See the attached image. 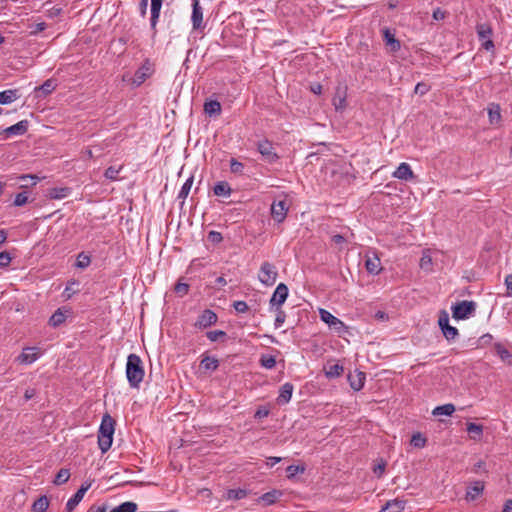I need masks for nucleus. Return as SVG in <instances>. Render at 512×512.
<instances>
[{
  "instance_id": "nucleus-1",
  "label": "nucleus",
  "mask_w": 512,
  "mask_h": 512,
  "mask_svg": "<svg viewBox=\"0 0 512 512\" xmlns=\"http://www.w3.org/2000/svg\"><path fill=\"white\" fill-rule=\"evenodd\" d=\"M145 372L141 358L136 354L127 357L126 377L132 388H138L143 381Z\"/></svg>"
},
{
  "instance_id": "nucleus-2",
  "label": "nucleus",
  "mask_w": 512,
  "mask_h": 512,
  "mask_svg": "<svg viewBox=\"0 0 512 512\" xmlns=\"http://www.w3.org/2000/svg\"><path fill=\"white\" fill-rule=\"evenodd\" d=\"M114 426V419L109 414H105L102 418L98 433V445L103 453L107 452L111 448L115 430Z\"/></svg>"
},
{
  "instance_id": "nucleus-3",
  "label": "nucleus",
  "mask_w": 512,
  "mask_h": 512,
  "mask_svg": "<svg viewBox=\"0 0 512 512\" xmlns=\"http://www.w3.org/2000/svg\"><path fill=\"white\" fill-rule=\"evenodd\" d=\"M476 311V303L473 301H461L452 307V316L457 320H464L472 316Z\"/></svg>"
},
{
  "instance_id": "nucleus-4",
  "label": "nucleus",
  "mask_w": 512,
  "mask_h": 512,
  "mask_svg": "<svg viewBox=\"0 0 512 512\" xmlns=\"http://www.w3.org/2000/svg\"><path fill=\"white\" fill-rule=\"evenodd\" d=\"M476 30L478 38L481 41V46L487 51H492L494 49V42L491 39V26L486 23L478 24Z\"/></svg>"
},
{
  "instance_id": "nucleus-5",
  "label": "nucleus",
  "mask_w": 512,
  "mask_h": 512,
  "mask_svg": "<svg viewBox=\"0 0 512 512\" xmlns=\"http://www.w3.org/2000/svg\"><path fill=\"white\" fill-rule=\"evenodd\" d=\"M277 271L269 262H264L261 265L260 272H259V280L261 283L265 284L266 286H272L277 279Z\"/></svg>"
},
{
  "instance_id": "nucleus-6",
  "label": "nucleus",
  "mask_w": 512,
  "mask_h": 512,
  "mask_svg": "<svg viewBox=\"0 0 512 512\" xmlns=\"http://www.w3.org/2000/svg\"><path fill=\"white\" fill-rule=\"evenodd\" d=\"M257 150L268 163H274L279 159V156L274 151L272 142L267 139L257 143Z\"/></svg>"
},
{
  "instance_id": "nucleus-7",
  "label": "nucleus",
  "mask_w": 512,
  "mask_h": 512,
  "mask_svg": "<svg viewBox=\"0 0 512 512\" xmlns=\"http://www.w3.org/2000/svg\"><path fill=\"white\" fill-rule=\"evenodd\" d=\"M320 318L323 322L328 324L330 328H333L334 330H336L339 333L341 331L346 330L345 324L340 319H338L337 317H335L334 315H332L329 311H327L325 309H320Z\"/></svg>"
},
{
  "instance_id": "nucleus-8",
  "label": "nucleus",
  "mask_w": 512,
  "mask_h": 512,
  "mask_svg": "<svg viewBox=\"0 0 512 512\" xmlns=\"http://www.w3.org/2000/svg\"><path fill=\"white\" fill-rule=\"evenodd\" d=\"M217 320L218 317L216 313L210 309H206L202 312L201 315H199L194 326L199 329H205L207 327H210L211 325H214L217 322Z\"/></svg>"
},
{
  "instance_id": "nucleus-9",
  "label": "nucleus",
  "mask_w": 512,
  "mask_h": 512,
  "mask_svg": "<svg viewBox=\"0 0 512 512\" xmlns=\"http://www.w3.org/2000/svg\"><path fill=\"white\" fill-rule=\"evenodd\" d=\"M191 21L194 30H203L205 28L203 24V8L200 6L199 0H193Z\"/></svg>"
},
{
  "instance_id": "nucleus-10",
  "label": "nucleus",
  "mask_w": 512,
  "mask_h": 512,
  "mask_svg": "<svg viewBox=\"0 0 512 512\" xmlns=\"http://www.w3.org/2000/svg\"><path fill=\"white\" fill-rule=\"evenodd\" d=\"M152 66L149 60H146L143 65L135 72L132 83L136 86H140L152 75Z\"/></svg>"
},
{
  "instance_id": "nucleus-11",
  "label": "nucleus",
  "mask_w": 512,
  "mask_h": 512,
  "mask_svg": "<svg viewBox=\"0 0 512 512\" xmlns=\"http://www.w3.org/2000/svg\"><path fill=\"white\" fill-rule=\"evenodd\" d=\"M288 211L286 200L274 201L271 205V215L275 221L281 223L285 220Z\"/></svg>"
},
{
  "instance_id": "nucleus-12",
  "label": "nucleus",
  "mask_w": 512,
  "mask_h": 512,
  "mask_svg": "<svg viewBox=\"0 0 512 512\" xmlns=\"http://www.w3.org/2000/svg\"><path fill=\"white\" fill-rule=\"evenodd\" d=\"M288 297V287L284 283L278 284L271 299L270 305L272 307H281Z\"/></svg>"
},
{
  "instance_id": "nucleus-13",
  "label": "nucleus",
  "mask_w": 512,
  "mask_h": 512,
  "mask_svg": "<svg viewBox=\"0 0 512 512\" xmlns=\"http://www.w3.org/2000/svg\"><path fill=\"white\" fill-rule=\"evenodd\" d=\"M91 484H83L78 491L67 501L66 512H73L76 506L81 502L85 493L90 488Z\"/></svg>"
},
{
  "instance_id": "nucleus-14",
  "label": "nucleus",
  "mask_w": 512,
  "mask_h": 512,
  "mask_svg": "<svg viewBox=\"0 0 512 512\" xmlns=\"http://www.w3.org/2000/svg\"><path fill=\"white\" fill-rule=\"evenodd\" d=\"M365 267H366V270L370 274L377 275L381 272V270H382L381 261L376 253L366 256Z\"/></svg>"
},
{
  "instance_id": "nucleus-15",
  "label": "nucleus",
  "mask_w": 512,
  "mask_h": 512,
  "mask_svg": "<svg viewBox=\"0 0 512 512\" xmlns=\"http://www.w3.org/2000/svg\"><path fill=\"white\" fill-rule=\"evenodd\" d=\"M29 128V121L28 120H21L18 123L7 127L3 130V132L6 134L7 137L13 136V135H24Z\"/></svg>"
},
{
  "instance_id": "nucleus-16",
  "label": "nucleus",
  "mask_w": 512,
  "mask_h": 512,
  "mask_svg": "<svg viewBox=\"0 0 512 512\" xmlns=\"http://www.w3.org/2000/svg\"><path fill=\"white\" fill-rule=\"evenodd\" d=\"M366 379V375L364 372L355 371L354 373L348 374V381L350 384V387L354 391H360L363 386Z\"/></svg>"
},
{
  "instance_id": "nucleus-17",
  "label": "nucleus",
  "mask_w": 512,
  "mask_h": 512,
  "mask_svg": "<svg viewBox=\"0 0 512 512\" xmlns=\"http://www.w3.org/2000/svg\"><path fill=\"white\" fill-rule=\"evenodd\" d=\"M393 177L400 180H412L414 178V173L411 167L407 163H401L398 168L394 171Z\"/></svg>"
},
{
  "instance_id": "nucleus-18",
  "label": "nucleus",
  "mask_w": 512,
  "mask_h": 512,
  "mask_svg": "<svg viewBox=\"0 0 512 512\" xmlns=\"http://www.w3.org/2000/svg\"><path fill=\"white\" fill-rule=\"evenodd\" d=\"M68 312L69 310L64 307L58 308L50 317L49 325L52 327H58L63 324L66 320Z\"/></svg>"
},
{
  "instance_id": "nucleus-19",
  "label": "nucleus",
  "mask_w": 512,
  "mask_h": 512,
  "mask_svg": "<svg viewBox=\"0 0 512 512\" xmlns=\"http://www.w3.org/2000/svg\"><path fill=\"white\" fill-rule=\"evenodd\" d=\"M71 194L69 187H54L47 191V197L54 200H60L68 197Z\"/></svg>"
},
{
  "instance_id": "nucleus-20",
  "label": "nucleus",
  "mask_w": 512,
  "mask_h": 512,
  "mask_svg": "<svg viewBox=\"0 0 512 512\" xmlns=\"http://www.w3.org/2000/svg\"><path fill=\"white\" fill-rule=\"evenodd\" d=\"M283 492L281 490L273 489L267 493H264L261 497H259L258 502L264 503V505H272L277 502V500L282 497Z\"/></svg>"
},
{
  "instance_id": "nucleus-21",
  "label": "nucleus",
  "mask_w": 512,
  "mask_h": 512,
  "mask_svg": "<svg viewBox=\"0 0 512 512\" xmlns=\"http://www.w3.org/2000/svg\"><path fill=\"white\" fill-rule=\"evenodd\" d=\"M36 348L28 347L17 357V361L21 364H31L38 358V353L34 352Z\"/></svg>"
},
{
  "instance_id": "nucleus-22",
  "label": "nucleus",
  "mask_w": 512,
  "mask_h": 512,
  "mask_svg": "<svg viewBox=\"0 0 512 512\" xmlns=\"http://www.w3.org/2000/svg\"><path fill=\"white\" fill-rule=\"evenodd\" d=\"M405 508V501L394 499L388 501L379 512H402Z\"/></svg>"
},
{
  "instance_id": "nucleus-23",
  "label": "nucleus",
  "mask_w": 512,
  "mask_h": 512,
  "mask_svg": "<svg viewBox=\"0 0 512 512\" xmlns=\"http://www.w3.org/2000/svg\"><path fill=\"white\" fill-rule=\"evenodd\" d=\"M293 389L294 387L291 383H285L284 385H282V387L280 388L279 396L277 398L278 403H288L292 397Z\"/></svg>"
},
{
  "instance_id": "nucleus-24",
  "label": "nucleus",
  "mask_w": 512,
  "mask_h": 512,
  "mask_svg": "<svg viewBox=\"0 0 512 512\" xmlns=\"http://www.w3.org/2000/svg\"><path fill=\"white\" fill-rule=\"evenodd\" d=\"M161 7H162V3L151 2L150 24H151V29L153 31V35H156V33H157L156 26H157L158 19L160 16Z\"/></svg>"
},
{
  "instance_id": "nucleus-25",
  "label": "nucleus",
  "mask_w": 512,
  "mask_h": 512,
  "mask_svg": "<svg viewBox=\"0 0 512 512\" xmlns=\"http://www.w3.org/2000/svg\"><path fill=\"white\" fill-rule=\"evenodd\" d=\"M219 367V361L215 357L203 355L200 362V369L204 371H215Z\"/></svg>"
},
{
  "instance_id": "nucleus-26",
  "label": "nucleus",
  "mask_w": 512,
  "mask_h": 512,
  "mask_svg": "<svg viewBox=\"0 0 512 512\" xmlns=\"http://www.w3.org/2000/svg\"><path fill=\"white\" fill-rule=\"evenodd\" d=\"M489 122L492 125L498 124L501 120V108L499 104L491 103L488 107Z\"/></svg>"
},
{
  "instance_id": "nucleus-27",
  "label": "nucleus",
  "mask_w": 512,
  "mask_h": 512,
  "mask_svg": "<svg viewBox=\"0 0 512 512\" xmlns=\"http://www.w3.org/2000/svg\"><path fill=\"white\" fill-rule=\"evenodd\" d=\"M484 490V484L481 481H475L467 489L466 498L469 500L476 499Z\"/></svg>"
},
{
  "instance_id": "nucleus-28",
  "label": "nucleus",
  "mask_w": 512,
  "mask_h": 512,
  "mask_svg": "<svg viewBox=\"0 0 512 512\" xmlns=\"http://www.w3.org/2000/svg\"><path fill=\"white\" fill-rule=\"evenodd\" d=\"M324 371H325V375L328 378H336V377H339L343 373L344 368L342 365H340L338 363H328L324 367Z\"/></svg>"
},
{
  "instance_id": "nucleus-29",
  "label": "nucleus",
  "mask_w": 512,
  "mask_h": 512,
  "mask_svg": "<svg viewBox=\"0 0 512 512\" xmlns=\"http://www.w3.org/2000/svg\"><path fill=\"white\" fill-rule=\"evenodd\" d=\"M18 97H19L18 90H16V89H8L5 91H2V92H0V104L1 105L10 104V103L14 102Z\"/></svg>"
},
{
  "instance_id": "nucleus-30",
  "label": "nucleus",
  "mask_w": 512,
  "mask_h": 512,
  "mask_svg": "<svg viewBox=\"0 0 512 512\" xmlns=\"http://www.w3.org/2000/svg\"><path fill=\"white\" fill-rule=\"evenodd\" d=\"M204 112L209 116L219 115L221 113V104L217 100H210L204 103Z\"/></svg>"
},
{
  "instance_id": "nucleus-31",
  "label": "nucleus",
  "mask_w": 512,
  "mask_h": 512,
  "mask_svg": "<svg viewBox=\"0 0 512 512\" xmlns=\"http://www.w3.org/2000/svg\"><path fill=\"white\" fill-rule=\"evenodd\" d=\"M384 40L393 52L398 51L401 47L400 41L395 38L394 34L391 33L389 29L384 30Z\"/></svg>"
},
{
  "instance_id": "nucleus-32",
  "label": "nucleus",
  "mask_w": 512,
  "mask_h": 512,
  "mask_svg": "<svg viewBox=\"0 0 512 512\" xmlns=\"http://www.w3.org/2000/svg\"><path fill=\"white\" fill-rule=\"evenodd\" d=\"M213 192L216 196H230L232 190L229 186V184L225 181H220L216 183V185L213 188Z\"/></svg>"
},
{
  "instance_id": "nucleus-33",
  "label": "nucleus",
  "mask_w": 512,
  "mask_h": 512,
  "mask_svg": "<svg viewBox=\"0 0 512 512\" xmlns=\"http://www.w3.org/2000/svg\"><path fill=\"white\" fill-rule=\"evenodd\" d=\"M49 507L47 496H41L32 505V512H45Z\"/></svg>"
},
{
  "instance_id": "nucleus-34",
  "label": "nucleus",
  "mask_w": 512,
  "mask_h": 512,
  "mask_svg": "<svg viewBox=\"0 0 512 512\" xmlns=\"http://www.w3.org/2000/svg\"><path fill=\"white\" fill-rule=\"evenodd\" d=\"M466 429L473 439H479L482 436L483 426L480 424L469 422Z\"/></svg>"
},
{
  "instance_id": "nucleus-35",
  "label": "nucleus",
  "mask_w": 512,
  "mask_h": 512,
  "mask_svg": "<svg viewBox=\"0 0 512 512\" xmlns=\"http://www.w3.org/2000/svg\"><path fill=\"white\" fill-rule=\"evenodd\" d=\"M248 495L245 489H229L226 494L228 500H240Z\"/></svg>"
},
{
  "instance_id": "nucleus-36",
  "label": "nucleus",
  "mask_w": 512,
  "mask_h": 512,
  "mask_svg": "<svg viewBox=\"0 0 512 512\" xmlns=\"http://www.w3.org/2000/svg\"><path fill=\"white\" fill-rule=\"evenodd\" d=\"M70 478V471L66 468H61L55 476L53 483L55 485H61L66 483Z\"/></svg>"
},
{
  "instance_id": "nucleus-37",
  "label": "nucleus",
  "mask_w": 512,
  "mask_h": 512,
  "mask_svg": "<svg viewBox=\"0 0 512 512\" xmlns=\"http://www.w3.org/2000/svg\"><path fill=\"white\" fill-rule=\"evenodd\" d=\"M137 504L134 502H124L119 506L113 508L110 512H136Z\"/></svg>"
},
{
  "instance_id": "nucleus-38",
  "label": "nucleus",
  "mask_w": 512,
  "mask_h": 512,
  "mask_svg": "<svg viewBox=\"0 0 512 512\" xmlns=\"http://www.w3.org/2000/svg\"><path fill=\"white\" fill-rule=\"evenodd\" d=\"M420 268L426 272H430L433 267L432 258L428 252H424L420 259Z\"/></svg>"
},
{
  "instance_id": "nucleus-39",
  "label": "nucleus",
  "mask_w": 512,
  "mask_h": 512,
  "mask_svg": "<svg viewBox=\"0 0 512 512\" xmlns=\"http://www.w3.org/2000/svg\"><path fill=\"white\" fill-rule=\"evenodd\" d=\"M455 411L453 404H445L438 406L433 410V415H447L450 416Z\"/></svg>"
},
{
  "instance_id": "nucleus-40",
  "label": "nucleus",
  "mask_w": 512,
  "mask_h": 512,
  "mask_svg": "<svg viewBox=\"0 0 512 512\" xmlns=\"http://www.w3.org/2000/svg\"><path fill=\"white\" fill-rule=\"evenodd\" d=\"M410 443L415 448H423L427 443V439L420 432H417L412 435Z\"/></svg>"
},
{
  "instance_id": "nucleus-41",
  "label": "nucleus",
  "mask_w": 512,
  "mask_h": 512,
  "mask_svg": "<svg viewBox=\"0 0 512 512\" xmlns=\"http://www.w3.org/2000/svg\"><path fill=\"white\" fill-rule=\"evenodd\" d=\"M121 170H122V166H119V167L110 166L105 170L104 176L107 179L112 180V181L118 180L119 179L118 175Z\"/></svg>"
},
{
  "instance_id": "nucleus-42",
  "label": "nucleus",
  "mask_w": 512,
  "mask_h": 512,
  "mask_svg": "<svg viewBox=\"0 0 512 512\" xmlns=\"http://www.w3.org/2000/svg\"><path fill=\"white\" fill-rule=\"evenodd\" d=\"M260 364L264 368L272 369L276 365V359L272 355H262L260 358Z\"/></svg>"
},
{
  "instance_id": "nucleus-43",
  "label": "nucleus",
  "mask_w": 512,
  "mask_h": 512,
  "mask_svg": "<svg viewBox=\"0 0 512 512\" xmlns=\"http://www.w3.org/2000/svg\"><path fill=\"white\" fill-rule=\"evenodd\" d=\"M192 184H193V177L191 176L185 181V183L181 187V190L178 194V198L185 199L191 190Z\"/></svg>"
},
{
  "instance_id": "nucleus-44",
  "label": "nucleus",
  "mask_w": 512,
  "mask_h": 512,
  "mask_svg": "<svg viewBox=\"0 0 512 512\" xmlns=\"http://www.w3.org/2000/svg\"><path fill=\"white\" fill-rule=\"evenodd\" d=\"M306 467L304 465H290L287 467V477L292 479L298 473H304Z\"/></svg>"
},
{
  "instance_id": "nucleus-45",
  "label": "nucleus",
  "mask_w": 512,
  "mask_h": 512,
  "mask_svg": "<svg viewBox=\"0 0 512 512\" xmlns=\"http://www.w3.org/2000/svg\"><path fill=\"white\" fill-rule=\"evenodd\" d=\"M495 349L497 352V355L503 360V361H510L512 358L511 353L503 347L501 344H496Z\"/></svg>"
},
{
  "instance_id": "nucleus-46",
  "label": "nucleus",
  "mask_w": 512,
  "mask_h": 512,
  "mask_svg": "<svg viewBox=\"0 0 512 512\" xmlns=\"http://www.w3.org/2000/svg\"><path fill=\"white\" fill-rule=\"evenodd\" d=\"M91 258L90 256L86 255L85 253H80L77 257L76 266L79 268H86L90 265Z\"/></svg>"
},
{
  "instance_id": "nucleus-47",
  "label": "nucleus",
  "mask_w": 512,
  "mask_h": 512,
  "mask_svg": "<svg viewBox=\"0 0 512 512\" xmlns=\"http://www.w3.org/2000/svg\"><path fill=\"white\" fill-rule=\"evenodd\" d=\"M55 88L56 84L54 81L52 79H48L39 87V90L42 91L44 95H47L55 90Z\"/></svg>"
},
{
  "instance_id": "nucleus-48",
  "label": "nucleus",
  "mask_w": 512,
  "mask_h": 512,
  "mask_svg": "<svg viewBox=\"0 0 512 512\" xmlns=\"http://www.w3.org/2000/svg\"><path fill=\"white\" fill-rule=\"evenodd\" d=\"M443 335L448 341L454 340L458 336L457 328L448 325L445 329H443Z\"/></svg>"
},
{
  "instance_id": "nucleus-49",
  "label": "nucleus",
  "mask_w": 512,
  "mask_h": 512,
  "mask_svg": "<svg viewBox=\"0 0 512 512\" xmlns=\"http://www.w3.org/2000/svg\"><path fill=\"white\" fill-rule=\"evenodd\" d=\"M243 169L244 165L241 162L237 161L235 158L230 160V170L232 173L242 174Z\"/></svg>"
},
{
  "instance_id": "nucleus-50",
  "label": "nucleus",
  "mask_w": 512,
  "mask_h": 512,
  "mask_svg": "<svg viewBox=\"0 0 512 512\" xmlns=\"http://www.w3.org/2000/svg\"><path fill=\"white\" fill-rule=\"evenodd\" d=\"M276 311H277V314H276V318H275V327L279 328L285 322L286 314L281 309V307H276Z\"/></svg>"
},
{
  "instance_id": "nucleus-51",
  "label": "nucleus",
  "mask_w": 512,
  "mask_h": 512,
  "mask_svg": "<svg viewBox=\"0 0 512 512\" xmlns=\"http://www.w3.org/2000/svg\"><path fill=\"white\" fill-rule=\"evenodd\" d=\"M206 336L207 338L212 341V342H215L217 341L220 337H224L226 336V333L222 330H214V331H209L206 333Z\"/></svg>"
},
{
  "instance_id": "nucleus-52",
  "label": "nucleus",
  "mask_w": 512,
  "mask_h": 512,
  "mask_svg": "<svg viewBox=\"0 0 512 512\" xmlns=\"http://www.w3.org/2000/svg\"><path fill=\"white\" fill-rule=\"evenodd\" d=\"M175 292L179 295V296H184L188 293L189 291V285L186 284V283H182V282H178L176 285H175V288H174Z\"/></svg>"
},
{
  "instance_id": "nucleus-53",
  "label": "nucleus",
  "mask_w": 512,
  "mask_h": 512,
  "mask_svg": "<svg viewBox=\"0 0 512 512\" xmlns=\"http://www.w3.org/2000/svg\"><path fill=\"white\" fill-rule=\"evenodd\" d=\"M438 324L442 331L449 325V316L446 311L441 312L438 319Z\"/></svg>"
},
{
  "instance_id": "nucleus-54",
  "label": "nucleus",
  "mask_w": 512,
  "mask_h": 512,
  "mask_svg": "<svg viewBox=\"0 0 512 512\" xmlns=\"http://www.w3.org/2000/svg\"><path fill=\"white\" fill-rule=\"evenodd\" d=\"M208 240L214 244L220 243L223 240V237L220 232L210 231L207 236Z\"/></svg>"
},
{
  "instance_id": "nucleus-55",
  "label": "nucleus",
  "mask_w": 512,
  "mask_h": 512,
  "mask_svg": "<svg viewBox=\"0 0 512 512\" xmlns=\"http://www.w3.org/2000/svg\"><path fill=\"white\" fill-rule=\"evenodd\" d=\"M233 307L234 309L238 312V313H245L248 311L249 307L247 305V303L245 301H235L233 303Z\"/></svg>"
},
{
  "instance_id": "nucleus-56",
  "label": "nucleus",
  "mask_w": 512,
  "mask_h": 512,
  "mask_svg": "<svg viewBox=\"0 0 512 512\" xmlns=\"http://www.w3.org/2000/svg\"><path fill=\"white\" fill-rule=\"evenodd\" d=\"M27 202H28V197H27L26 193H18L15 197L14 205L20 207V206L25 205Z\"/></svg>"
},
{
  "instance_id": "nucleus-57",
  "label": "nucleus",
  "mask_w": 512,
  "mask_h": 512,
  "mask_svg": "<svg viewBox=\"0 0 512 512\" xmlns=\"http://www.w3.org/2000/svg\"><path fill=\"white\" fill-rule=\"evenodd\" d=\"M11 256L7 251L0 253V267H7L11 262Z\"/></svg>"
},
{
  "instance_id": "nucleus-58",
  "label": "nucleus",
  "mask_w": 512,
  "mask_h": 512,
  "mask_svg": "<svg viewBox=\"0 0 512 512\" xmlns=\"http://www.w3.org/2000/svg\"><path fill=\"white\" fill-rule=\"evenodd\" d=\"M429 86L423 82H419L414 89L415 94L424 95L429 91Z\"/></svg>"
},
{
  "instance_id": "nucleus-59",
  "label": "nucleus",
  "mask_w": 512,
  "mask_h": 512,
  "mask_svg": "<svg viewBox=\"0 0 512 512\" xmlns=\"http://www.w3.org/2000/svg\"><path fill=\"white\" fill-rule=\"evenodd\" d=\"M385 467H386V463L381 461V463H379V464L374 466V468H373L374 474L378 478H380L384 474V472H385Z\"/></svg>"
},
{
  "instance_id": "nucleus-60",
  "label": "nucleus",
  "mask_w": 512,
  "mask_h": 512,
  "mask_svg": "<svg viewBox=\"0 0 512 512\" xmlns=\"http://www.w3.org/2000/svg\"><path fill=\"white\" fill-rule=\"evenodd\" d=\"M31 28H33V29L30 31V35H36L39 32H42L46 29V23L40 22V23H37L36 25H32Z\"/></svg>"
},
{
  "instance_id": "nucleus-61",
  "label": "nucleus",
  "mask_w": 512,
  "mask_h": 512,
  "mask_svg": "<svg viewBox=\"0 0 512 512\" xmlns=\"http://www.w3.org/2000/svg\"><path fill=\"white\" fill-rule=\"evenodd\" d=\"M75 285V282H71L66 286L64 294L67 299L71 298V296L76 293V289L74 288Z\"/></svg>"
},
{
  "instance_id": "nucleus-62",
  "label": "nucleus",
  "mask_w": 512,
  "mask_h": 512,
  "mask_svg": "<svg viewBox=\"0 0 512 512\" xmlns=\"http://www.w3.org/2000/svg\"><path fill=\"white\" fill-rule=\"evenodd\" d=\"M148 8V0H140L139 9L142 17H145Z\"/></svg>"
},
{
  "instance_id": "nucleus-63",
  "label": "nucleus",
  "mask_w": 512,
  "mask_h": 512,
  "mask_svg": "<svg viewBox=\"0 0 512 512\" xmlns=\"http://www.w3.org/2000/svg\"><path fill=\"white\" fill-rule=\"evenodd\" d=\"M505 284H506V287H507L508 295L512 296V274L506 276Z\"/></svg>"
},
{
  "instance_id": "nucleus-64",
  "label": "nucleus",
  "mask_w": 512,
  "mask_h": 512,
  "mask_svg": "<svg viewBox=\"0 0 512 512\" xmlns=\"http://www.w3.org/2000/svg\"><path fill=\"white\" fill-rule=\"evenodd\" d=\"M502 512H512V499L505 502Z\"/></svg>"
}]
</instances>
